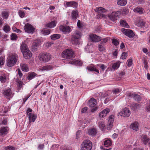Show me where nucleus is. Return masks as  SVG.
I'll return each instance as SVG.
<instances>
[{"label": "nucleus", "mask_w": 150, "mask_h": 150, "mask_svg": "<svg viewBox=\"0 0 150 150\" xmlns=\"http://www.w3.org/2000/svg\"><path fill=\"white\" fill-rule=\"evenodd\" d=\"M18 58L17 54H15L8 57L7 59L6 65L8 67L14 66L16 63Z\"/></svg>", "instance_id": "f257e3e1"}, {"label": "nucleus", "mask_w": 150, "mask_h": 150, "mask_svg": "<svg viewBox=\"0 0 150 150\" xmlns=\"http://www.w3.org/2000/svg\"><path fill=\"white\" fill-rule=\"evenodd\" d=\"M81 35V33L79 31H76L71 35L70 41L72 43L76 45H79L80 41L79 39Z\"/></svg>", "instance_id": "f03ea898"}, {"label": "nucleus", "mask_w": 150, "mask_h": 150, "mask_svg": "<svg viewBox=\"0 0 150 150\" xmlns=\"http://www.w3.org/2000/svg\"><path fill=\"white\" fill-rule=\"evenodd\" d=\"M51 55L48 53H40L38 58L39 60L42 62H47L49 61L51 59Z\"/></svg>", "instance_id": "7ed1b4c3"}, {"label": "nucleus", "mask_w": 150, "mask_h": 150, "mask_svg": "<svg viewBox=\"0 0 150 150\" xmlns=\"http://www.w3.org/2000/svg\"><path fill=\"white\" fill-rule=\"evenodd\" d=\"M74 57V53L72 49H66L62 53V57L64 58L71 59Z\"/></svg>", "instance_id": "20e7f679"}, {"label": "nucleus", "mask_w": 150, "mask_h": 150, "mask_svg": "<svg viewBox=\"0 0 150 150\" xmlns=\"http://www.w3.org/2000/svg\"><path fill=\"white\" fill-rule=\"evenodd\" d=\"M80 150H91L92 147V144L89 140H84L81 144Z\"/></svg>", "instance_id": "39448f33"}, {"label": "nucleus", "mask_w": 150, "mask_h": 150, "mask_svg": "<svg viewBox=\"0 0 150 150\" xmlns=\"http://www.w3.org/2000/svg\"><path fill=\"white\" fill-rule=\"evenodd\" d=\"M97 103L96 100L93 98H91L88 101V105L89 107L91 108L94 107L91 110V112H93L96 111L97 108L96 107H94Z\"/></svg>", "instance_id": "423d86ee"}, {"label": "nucleus", "mask_w": 150, "mask_h": 150, "mask_svg": "<svg viewBox=\"0 0 150 150\" xmlns=\"http://www.w3.org/2000/svg\"><path fill=\"white\" fill-rule=\"evenodd\" d=\"M24 30L26 32L33 34L35 31V28L30 24L28 23L24 26Z\"/></svg>", "instance_id": "0eeeda50"}, {"label": "nucleus", "mask_w": 150, "mask_h": 150, "mask_svg": "<svg viewBox=\"0 0 150 150\" xmlns=\"http://www.w3.org/2000/svg\"><path fill=\"white\" fill-rule=\"evenodd\" d=\"M131 113V112L129 109L125 108L122 109V111L119 113V115L122 116L127 117L129 116Z\"/></svg>", "instance_id": "6e6552de"}, {"label": "nucleus", "mask_w": 150, "mask_h": 150, "mask_svg": "<svg viewBox=\"0 0 150 150\" xmlns=\"http://www.w3.org/2000/svg\"><path fill=\"white\" fill-rule=\"evenodd\" d=\"M122 31L123 34L130 38H133L134 36V34L132 31L129 29L122 28Z\"/></svg>", "instance_id": "1a4fd4ad"}, {"label": "nucleus", "mask_w": 150, "mask_h": 150, "mask_svg": "<svg viewBox=\"0 0 150 150\" xmlns=\"http://www.w3.org/2000/svg\"><path fill=\"white\" fill-rule=\"evenodd\" d=\"M120 13L118 11L116 12H113L110 14L108 15L109 18L113 21L117 20V17L120 16Z\"/></svg>", "instance_id": "9d476101"}, {"label": "nucleus", "mask_w": 150, "mask_h": 150, "mask_svg": "<svg viewBox=\"0 0 150 150\" xmlns=\"http://www.w3.org/2000/svg\"><path fill=\"white\" fill-rule=\"evenodd\" d=\"M64 6L66 7H72L73 8H77L78 5V3L74 1H66Z\"/></svg>", "instance_id": "9b49d317"}, {"label": "nucleus", "mask_w": 150, "mask_h": 150, "mask_svg": "<svg viewBox=\"0 0 150 150\" xmlns=\"http://www.w3.org/2000/svg\"><path fill=\"white\" fill-rule=\"evenodd\" d=\"M141 140L143 144L146 145L150 144V139L145 135H142L141 137Z\"/></svg>", "instance_id": "f8f14e48"}, {"label": "nucleus", "mask_w": 150, "mask_h": 150, "mask_svg": "<svg viewBox=\"0 0 150 150\" xmlns=\"http://www.w3.org/2000/svg\"><path fill=\"white\" fill-rule=\"evenodd\" d=\"M114 116L113 115H111L109 117V120L108 124L107 129L110 130L112 127L113 125V123L114 121Z\"/></svg>", "instance_id": "ddd939ff"}, {"label": "nucleus", "mask_w": 150, "mask_h": 150, "mask_svg": "<svg viewBox=\"0 0 150 150\" xmlns=\"http://www.w3.org/2000/svg\"><path fill=\"white\" fill-rule=\"evenodd\" d=\"M60 31L62 32L65 34L69 33L70 32V28L69 26H64L61 25L59 27Z\"/></svg>", "instance_id": "4468645a"}, {"label": "nucleus", "mask_w": 150, "mask_h": 150, "mask_svg": "<svg viewBox=\"0 0 150 150\" xmlns=\"http://www.w3.org/2000/svg\"><path fill=\"white\" fill-rule=\"evenodd\" d=\"M89 37L90 39L94 42H97L100 40V37L95 34H91Z\"/></svg>", "instance_id": "2eb2a0df"}, {"label": "nucleus", "mask_w": 150, "mask_h": 150, "mask_svg": "<svg viewBox=\"0 0 150 150\" xmlns=\"http://www.w3.org/2000/svg\"><path fill=\"white\" fill-rule=\"evenodd\" d=\"M87 69L90 71H96L98 74H99V71L97 69L95 66L93 64H91L87 67Z\"/></svg>", "instance_id": "dca6fc26"}, {"label": "nucleus", "mask_w": 150, "mask_h": 150, "mask_svg": "<svg viewBox=\"0 0 150 150\" xmlns=\"http://www.w3.org/2000/svg\"><path fill=\"white\" fill-rule=\"evenodd\" d=\"M24 57L26 59H30L32 56L31 51L28 50L24 52H22Z\"/></svg>", "instance_id": "f3484780"}, {"label": "nucleus", "mask_w": 150, "mask_h": 150, "mask_svg": "<svg viewBox=\"0 0 150 150\" xmlns=\"http://www.w3.org/2000/svg\"><path fill=\"white\" fill-rule=\"evenodd\" d=\"M28 118L29 119V123H30L32 121L34 122L37 118V116L33 113H29L28 114Z\"/></svg>", "instance_id": "a211bd4d"}, {"label": "nucleus", "mask_w": 150, "mask_h": 150, "mask_svg": "<svg viewBox=\"0 0 150 150\" xmlns=\"http://www.w3.org/2000/svg\"><path fill=\"white\" fill-rule=\"evenodd\" d=\"M71 16L72 19L74 21H75L79 17L78 11L73 10L71 12Z\"/></svg>", "instance_id": "6ab92c4d"}, {"label": "nucleus", "mask_w": 150, "mask_h": 150, "mask_svg": "<svg viewBox=\"0 0 150 150\" xmlns=\"http://www.w3.org/2000/svg\"><path fill=\"white\" fill-rule=\"evenodd\" d=\"M20 67L22 71L24 72H27L29 70V68L27 64L22 63L20 64Z\"/></svg>", "instance_id": "aec40b11"}, {"label": "nucleus", "mask_w": 150, "mask_h": 150, "mask_svg": "<svg viewBox=\"0 0 150 150\" xmlns=\"http://www.w3.org/2000/svg\"><path fill=\"white\" fill-rule=\"evenodd\" d=\"M139 124L138 122H135L131 124L130 127L133 130L137 131L139 129Z\"/></svg>", "instance_id": "412c9836"}, {"label": "nucleus", "mask_w": 150, "mask_h": 150, "mask_svg": "<svg viewBox=\"0 0 150 150\" xmlns=\"http://www.w3.org/2000/svg\"><path fill=\"white\" fill-rule=\"evenodd\" d=\"M110 110L109 108H106L103 110L99 114V116L101 117H103L106 116L110 112Z\"/></svg>", "instance_id": "4be33fe9"}, {"label": "nucleus", "mask_w": 150, "mask_h": 150, "mask_svg": "<svg viewBox=\"0 0 150 150\" xmlns=\"http://www.w3.org/2000/svg\"><path fill=\"white\" fill-rule=\"evenodd\" d=\"M57 23V22L55 21H52V22L46 24L45 25V27L52 28L54 27Z\"/></svg>", "instance_id": "5701e85b"}, {"label": "nucleus", "mask_w": 150, "mask_h": 150, "mask_svg": "<svg viewBox=\"0 0 150 150\" xmlns=\"http://www.w3.org/2000/svg\"><path fill=\"white\" fill-rule=\"evenodd\" d=\"M141 105L137 103H133L131 104L130 107L134 110H135L137 109H139L141 108Z\"/></svg>", "instance_id": "b1692460"}, {"label": "nucleus", "mask_w": 150, "mask_h": 150, "mask_svg": "<svg viewBox=\"0 0 150 150\" xmlns=\"http://www.w3.org/2000/svg\"><path fill=\"white\" fill-rule=\"evenodd\" d=\"M54 67L51 65H47L42 67L41 70L42 71H49L53 69Z\"/></svg>", "instance_id": "393cba45"}, {"label": "nucleus", "mask_w": 150, "mask_h": 150, "mask_svg": "<svg viewBox=\"0 0 150 150\" xmlns=\"http://www.w3.org/2000/svg\"><path fill=\"white\" fill-rule=\"evenodd\" d=\"M40 40H35L33 43L32 49L34 50L37 49L38 47L40 45Z\"/></svg>", "instance_id": "a878e982"}, {"label": "nucleus", "mask_w": 150, "mask_h": 150, "mask_svg": "<svg viewBox=\"0 0 150 150\" xmlns=\"http://www.w3.org/2000/svg\"><path fill=\"white\" fill-rule=\"evenodd\" d=\"M134 11L140 14H142L144 13V9L141 7H137L133 10Z\"/></svg>", "instance_id": "bb28decb"}, {"label": "nucleus", "mask_w": 150, "mask_h": 150, "mask_svg": "<svg viewBox=\"0 0 150 150\" xmlns=\"http://www.w3.org/2000/svg\"><path fill=\"white\" fill-rule=\"evenodd\" d=\"M96 133V130L95 128L89 129L88 132V134L92 136H95Z\"/></svg>", "instance_id": "cd10ccee"}, {"label": "nucleus", "mask_w": 150, "mask_h": 150, "mask_svg": "<svg viewBox=\"0 0 150 150\" xmlns=\"http://www.w3.org/2000/svg\"><path fill=\"white\" fill-rule=\"evenodd\" d=\"M21 52H23L29 49L26 44L23 43L21 46Z\"/></svg>", "instance_id": "c85d7f7f"}, {"label": "nucleus", "mask_w": 150, "mask_h": 150, "mask_svg": "<svg viewBox=\"0 0 150 150\" xmlns=\"http://www.w3.org/2000/svg\"><path fill=\"white\" fill-rule=\"evenodd\" d=\"M107 11L105 9L101 7H96L95 9V11L98 13L106 12Z\"/></svg>", "instance_id": "c756f323"}, {"label": "nucleus", "mask_w": 150, "mask_h": 150, "mask_svg": "<svg viewBox=\"0 0 150 150\" xmlns=\"http://www.w3.org/2000/svg\"><path fill=\"white\" fill-rule=\"evenodd\" d=\"M16 82L18 86V88L19 90H20L22 87V86L23 84V82L18 79H16Z\"/></svg>", "instance_id": "7c9ffc66"}, {"label": "nucleus", "mask_w": 150, "mask_h": 150, "mask_svg": "<svg viewBox=\"0 0 150 150\" xmlns=\"http://www.w3.org/2000/svg\"><path fill=\"white\" fill-rule=\"evenodd\" d=\"M61 37V35L58 34H54L51 35L50 38L52 40H55L58 39Z\"/></svg>", "instance_id": "2f4dec72"}, {"label": "nucleus", "mask_w": 150, "mask_h": 150, "mask_svg": "<svg viewBox=\"0 0 150 150\" xmlns=\"http://www.w3.org/2000/svg\"><path fill=\"white\" fill-rule=\"evenodd\" d=\"M127 3V0H119L117 2V4L120 6H124Z\"/></svg>", "instance_id": "473e14b6"}, {"label": "nucleus", "mask_w": 150, "mask_h": 150, "mask_svg": "<svg viewBox=\"0 0 150 150\" xmlns=\"http://www.w3.org/2000/svg\"><path fill=\"white\" fill-rule=\"evenodd\" d=\"M7 127H2L0 129V135H4L7 131Z\"/></svg>", "instance_id": "72a5a7b5"}, {"label": "nucleus", "mask_w": 150, "mask_h": 150, "mask_svg": "<svg viewBox=\"0 0 150 150\" xmlns=\"http://www.w3.org/2000/svg\"><path fill=\"white\" fill-rule=\"evenodd\" d=\"M37 74L35 72H33L29 74L27 77V79L28 80H30L34 78L36 76Z\"/></svg>", "instance_id": "f704fd0d"}, {"label": "nucleus", "mask_w": 150, "mask_h": 150, "mask_svg": "<svg viewBox=\"0 0 150 150\" xmlns=\"http://www.w3.org/2000/svg\"><path fill=\"white\" fill-rule=\"evenodd\" d=\"M2 16L4 19H6L9 15L8 12L7 11H2Z\"/></svg>", "instance_id": "c9c22d12"}, {"label": "nucleus", "mask_w": 150, "mask_h": 150, "mask_svg": "<svg viewBox=\"0 0 150 150\" xmlns=\"http://www.w3.org/2000/svg\"><path fill=\"white\" fill-rule=\"evenodd\" d=\"M41 33L42 34L46 35L49 34L50 31L49 30H46L45 28H43L41 30Z\"/></svg>", "instance_id": "e433bc0d"}, {"label": "nucleus", "mask_w": 150, "mask_h": 150, "mask_svg": "<svg viewBox=\"0 0 150 150\" xmlns=\"http://www.w3.org/2000/svg\"><path fill=\"white\" fill-rule=\"evenodd\" d=\"M111 141L109 139L105 140L104 141V145L105 147H108L111 145Z\"/></svg>", "instance_id": "4c0bfd02"}, {"label": "nucleus", "mask_w": 150, "mask_h": 150, "mask_svg": "<svg viewBox=\"0 0 150 150\" xmlns=\"http://www.w3.org/2000/svg\"><path fill=\"white\" fill-rule=\"evenodd\" d=\"M120 25L124 27L129 28V26L125 21L122 20L120 21Z\"/></svg>", "instance_id": "58836bf2"}, {"label": "nucleus", "mask_w": 150, "mask_h": 150, "mask_svg": "<svg viewBox=\"0 0 150 150\" xmlns=\"http://www.w3.org/2000/svg\"><path fill=\"white\" fill-rule=\"evenodd\" d=\"M12 92L11 89H8L6 90H5L4 93V96H9L11 94Z\"/></svg>", "instance_id": "ea45409f"}, {"label": "nucleus", "mask_w": 150, "mask_h": 150, "mask_svg": "<svg viewBox=\"0 0 150 150\" xmlns=\"http://www.w3.org/2000/svg\"><path fill=\"white\" fill-rule=\"evenodd\" d=\"M120 64V63L118 62L115 63L112 65V68L114 70L117 69L119 67Z\"/></svg>", "instance_id": "a19ab883"}, {"label": "nucleus", "mask_w": 150, "mask_h": 150, "mask_svg": "<svg viewBox=\"0 0 150 150\" xmlns=\"http://www.w3.org/2000/svg\"><path fill=\"white\" fill-rule=\"evenodd\" d=\"M98 50L101 52L105 50V47L104 45L102 43H100L98 45Z\"/></svg>", "instance_id": "79ce46f5"}, {"label": "nucleus", "mask_w": 150, "mask_h": 150, "mask_svg": "<svg viewBox=\"0 0 150 150\" xmlns=\"http://www.w3.org/2000/svg\"><path fill=\"white\" fill-rule=\"evenodd\" d=\"M10 27L8 25H6L4 26L3 30L6 33H7L10 30Z\"/></svg>", "instance_id": "37998d69"}, {"label": "nucleus", "mask_w": 150, "mask_h": 150, "mask_svg": "<svg viewBox=\"0 0 150 150\" xmlns=\"http://www.w3.org/2000/svg\"><path fill=\"white\" fill-rule=\"evenodd\" d=\"M4 149L5 150H15V147L11 146L5 147Z\"/></svg>", "instance_id": "c03bdc74"}, {"label": "nucleus", "mask_w": 150, "mask_h": 150, "mask_svg": "<svg viewBox=\"0 0 150 150\" xmlns=\"http://www.w3.org/2000/svg\"><path fill=\"white\" fill-rule=\"evenodd\" d=\"M98 125L102 129H103L104 127H105L104 123V122L102 121H100L98 123Z\"/></svg>", "instance_id": "a18cd8bd"}, {"label": "nucleus", "mask_w": 150, "mask_h": 150, "mask_svg": "<svg viewBox=\"0 0 150 150\" xmlns=\"http://www.w3.org/2000/svg\"><path fill=\"white\" fill-rule=\"evenodd\" d=\"M0 80L2 83H4L6 81V78L5 76H0Z\"/></svg>", "instance_id": "49530a36"}, {"label": "nucleus", "mask_w": 150, "mask_h": 150, "mask_svg": "<svg viewBox=\"0 0 150 150\" xmlns=\"http://www.w3.org/2000/svg\"><path fill=\"white\" fill-rule=\"evenodd\" d=\"M11 39L12 40H16L17 38V37L16 34L12 33L11 35Z\"/></svg>", "instance_id": "de8ad7c7"}, {"label": "nucleus", "mask_w": 150, "mask_h": 150, "mask_svg": "<svg viewBox=\"0 0 150 150\" xmlns=\"http://www.w3.org/2000/svg\"><path fill=\"white\" fill-rule=\"evenodd\" d=\"M135 100H139L140 99V96L137 94L134 93L133 97Z\"/></svg>", "instance_id": "09e8293b"}, {"label": "nucleus", "mask_w": 150, "mask_h": 150, "mask_svg": "<svg viewBox=\"0 0 150 150\" xmlns=\"http://www.w3.org/2000/svg\"><path fill=\"white\" fill-rule=\"evenodd\" d=\"M112 43L115 46H116L119 44L118 40L115 39H112Z\"/></svg>", "instance_id": "8fccbe9b"}, {"label": "nucleus", "mask_w": 150, "mask_h": 150, "mask_svg": "<svg viewBox=\"0 0 150 150\" xmlns=\"http://www.w3.org/2000/svg\"><path fill=\"white\" fill-rule=\"evenodd\" d=\"M4 58L0 57V67L3 65L4 63Z\"/></svg>", "instance_id": "3c124183"}, {"label": "nucleus", "mask_w": 150, "mask_h": 150, "mask_svg": "<svg viewBox=\"0 0 150 150\" xmlns=\"http://www.w3.org/2000/svg\"><path fill=\"white\" fill-rule=\"evenodd\" d=\"M18 14L20 16L21 18H23L25 16V13L22 11L20 10L18 12Z\"/></svg>", "instance_id": "603ef678"}, {"label": "nucleus", "mask_w": 150, "mask_h": 150, "mask_svg": "<svg viewBox=\"0 0 150 150\" xmlns=\"http://www.w3.org/2000/svg\"><path fill=\"white\" fill-rule=\"evenodd\" d=\"M112 91L114 94H117L119 93L120 91L119 89L116 88L114 89Z\"/></svg>", "instance_id": "864d4df0"}, {"label": "nucleus", "mask_w": 150, "mask_h": 150, "mask_svg": "<svg viewBox=\"0 0 150 150\" xmlns=\"http://www.w3.org/2000/svg\"><path fill=\"white\" fill-rule=\"evenodd\" d=\"M127 55V53L124 52L122 53V54L121 58L123 59H125L126 58Z\"/></svg>", "instance_id": "5fc2aeb1"}, {"label": "nucleus", "mask_w": 150, "mask_h": 150, "mask_svg": "<svg viewBox=\"0 0 150 150\" xmlns=\"http://www.w3.org/2000/svg\"><path fill=\"white\" fill-rule=\"evenodd\" d=\"M53 44V43L52 42H48L45 43V46L46 47L48 48L50 47Z\"/></svg>", "instance_id": "6e6d98bb"}, {"label": "nucleus", "mask_w": 150, "mask_h": 150, "mask_svg": "<svg viewBox=\"0 0 150 150\" xmlns=\"http://www.w3.org/2000/svg\"><path fill=\"white\" fill-rule=\"evenodd\" d=\"M100 41L101 43L103 44V43H106L108 41V39L107 38H103L102 39H100Z\"/></svg>", "instance_id": "4d7b16f0"}, {"label": "nucleus", "mask_w": 150, "mask_h": 150, "mask_svg": "<svg viewBox=\"0 0 150 150\" xmlns=\"http://www.w3.org/2000/svg\"><path fill=\"white\" fill-rule=\"evenodd\" d=\"M118 51L117 50L115 49L114 51L112 53L113 55L116 58L117 57L118 54Z\"/></svg>", "instance_id": "13d9d810"}, {"label": "nucleus", "mask_w": 150, "mask_h": 150, "mask_svg": "<svg viewBox=\"0 0 150 150\" xmlns=\"http://www.w3.org/2000/svg\"><path fill=\"white\" fill-rule=\"evenodd\" d=\"M127 61V66L129 67L131 66L132 65V59H129Z\"/></svg>", "instance_id": "bf43d9fd"}, {"label": "nucleus", "mask_w": 150, "mask_h": 150, "mask_svg": "<svg viewBox=\"0 0 150 150\" xmlns=\"http://www.w3.org/2000/svg\"><path fill=\"white\" fill-rule=\"evenodd\" d=\"M77 26L79 28H82V24L81 23L80 21L79 20H78Z\"/></svg>", "instance_id": "052dcab7"}, {"label": "nucleus", "mask_w": 150, "mask_h": 150, "mask_svg": "<svg viewBox=\"0 0 150 150\" xmlns=\"http://www.w3.org/2000/svg\"><path fill=\"white\" fill-rule=\"evenodd\" d=\"M81 63L80 61L78 60L74 61V65H81Z\"/></svg>", "instance_id": "680f3d73"}, {"label": "nucleus", "mask_w": 150, "mask_h": 150, "mask_svg": "<svg viewBox=\"0 0 150 150\" xmlns=\"http://www.w3.org/2000/svg\"><path fill=\"white\" fill-rule=\"evenodd\" d=\"M18 76L20 77L21 78V77L23 76V74L21 73V70L19 69L18 68Z\"/></svg>", "instance_id": "e2e57ef3"}, {"label": "nucleus", "mask_w": 150, "mask_h": 150, "mask_svg": "<svg viewBox=\"0 0 150 150\" xmlns=\"http://www.w3.org/2000/svg\"><path fill=\"white\" fill-rule=\"evenodd\" d=\"M144 67L145 69H147L148 67V63L146 60H144Z\"/></svg>", "instance_id": "0e129e2a"}, {"label": "nucleus", "mask_w": 150, "mask_h": 150, "mask_svg": "<svg viewBox=\"0 0 150 150\" xmlns=\"http://www.w3.org/2000/svg\"><path fill=\"white\" fill-rule=\"evenodd\" d=\"M88 108L87 107H85L84 108L82 109L81 110L82 113L86 112Z\"/></svg>", "instance_id": "69168bd1"}, {"label": "nucleus", "mask_w": 150, "mask_h": 150, "mask_svg": "<svg viewBox=\"0 0 150 150\" xmlns=\"http://www.w3.org/2000/svg\"><path fill=\"white\" fill-rule=\"evenodd\" d=\"M100 68H101L102 70L104 71L106 68V67H105L104 64H101V66H100Z\"/></svg>", "instance_id": "338daca9"}, {"label": "nucleus", "mask_w": 150, "mask_h": 150, "mask_svg": "<svg viewBox=\"0 0 150 150\" xmlns=\"http://www.w3.org/2000/svg\"><path fill=\"white\" fill-rule=\"evenodd\" d=\"M134 93H129L127 94V96L129 97H133L134 95Z\"/></svg>", "instance_id": "774afa93"}]
</instances>
